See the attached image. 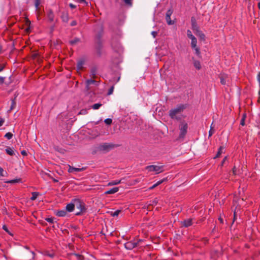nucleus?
Masks as SVG:
<instances>
[{
  "label": "nucleus",
  "instance_id": "bf43d9fd",
  "mask_svg": "<svg viewBox=\"0 0 260 260\" xmlns=\"http://www.w3.org/2000/svg\"><path fill=\"white\" fill-rule=\"evenodd\" d=\"M218 219H219V220H220L221 223H223V219L221 217H219L218 218Z\"/></svg>",
  "mask_w": 260,
  "mask_h": 260
},
{
  "label": "nucleus",
  "instance_id": "7ed1b4c3",
  "mask_svg": "<svg viewBox=\"0 0 260 260\" xmlns=\"http://www.w3.org/2000/svg\"><path fill=\"white\" fill-rule=\"evenodd\" d=\"M75 203V206L76 207L77 209L79 210V211L76 213V215H80L81 214L86 211L85 204L79 199H74L72 200Z\"/></svg>",
  "mask_w": 260,
  "mask_h": 260
},
{
  "label": "nucleus",
  "instance_id": "e2e57ef3",
  "mask_svg": "<svg viewBox=\"0 0 260 260\" xmlns=\"http://www.w3.org/2000/svg\"><path fill=\"white\" fill-rule=\"evenodd\" d=\"M24 248L28 250H29V247L27 246H24Z\"/></svg>",
  "mask_w": 260,
  "mask_h": 260
},
{
  "label": "nucleus",
  "instance_id": "13d9d810",
  "mask_svg": "<svg viewBox=\"0 0 260 260\" xmlns=\"http://www.w3.org/2000/svg\"><path fill=\"white\" fill-rule=\"evenodd\" d=\"M78 2L80 3H86L85 0H78Z\"/></svg>",
  "mask_w": 260,
  "mask_h": 260
},
{
  "label": "nucleus",
  "instance_id": "6e6d98bb",
  "mask_svg": "<svg viewBox=\"0 0 260 260\" xmlns=\"http://www.w3.org/2000/svg\"><path fill=\"white\" fill-rule=\"evenodd\" d=\"M226 159H227V156H225L224 158H223V159L222 161L221 165H223V164L224 163V162H225V161L226 160Z\"/></svg>",
  "mask_w": 260,
  "mask_h": 260
},
{
  "label": "nucleus",
  "instance_id": "0e129e2a",
  "mask_svg": "<svg viewBox=\"0 0 260 260\" xmlns=\"http://www.w3.org/2000/svg\"><path fill=\"white\" fill-rule=\"evenodd\" d=\"M235 171H236V168H235V167H234V168H233V173H234V174H235Z\"/></svg>",
  "mask_w": 260,
  "mask_h": 260
},
{
  "label": "nucleus",
  "instance_id": "3c124183",
  "mask_svg": "<svg viewBox=\"0 0 260 260\" xmlns=\"http://www.w3.org/2000/svg\"><path fill=\"white\" fill-rule=\"evenodd\" d=\"M21 153L22 155H24V156L27 155V152L25 150H22L21 152Z\"/></svg>",
  "mask_w": 260,
  "mask_h": 260
},
{
  "label": "nucleus",
  "instance_id": "f3484780",
  "mask_svg": "<svg viewBox=\"0 0 260 260\" xmlns=\"http://www.w3.org/2000/svg\"><path fill=\"white\" fill-rule=\"evenodd\" d=\"M6 152L9 155H11V156L15 155V152L13 150V148H11L9 147H7L6 149Z\"/></svg>",
  "mask_w": 260,
  "mask_h": 260
},
{
  "label": "nucleus",
  "instance_id": "b1692460",
  "mask_svg": "<svg viewBox=\"0 0 260 260\" xmlns=\"http://www.w3.org/2000/svg\"><path fill=\"white\" fill-rule=\"evenodd\" d=\"M102 104H100V103H96V104H93L92 106H91V108L94 109V110H97L98 109H99L101 106H102Z\"/></svg>",
  "mask_w": 260,
  "mask_h": 260
},
{
  "label": "nucleus",
  "instance_id": "7c9ffc66",
  "mask_svg": "<svg viewBox=\"0 0 260 260\" xmlns=\"http://www.w3.org/2000/svg\"><path fill=\"white\" fill-rule=\"evenodd\" d=\"M120 212H121V210H117L115 211H114V212H111V215L113 217L117 216Z\"/></svg>",
  "mask_w": 260,
  "mask_h": 260
},
{
  "label": "nucleus",
  "instance_id": "39448f33",
  "mask_svg": "<svg viewBox=\"0 0 260 260\" xmlns=\"http://www.w3.org/2000/svg\"><path fill=\"white\" fill-rule=\"evenodd\" d=\"M146 169L149 172H155L156 174L160 173L163 171L162 166L156 165H151L147 166Z\"/></svg>",
  "mask_w": 260,
  "mask_h": 260
},
{
  "label": "nucleus",
  "instance_id": "72a5a7b5",
  "mask_svg": "<svg viewBox=\"0 0 260 260\" xmlns=\"http://www.w3.org/2000/svg\"><path fill=\"white\" fill-rule=\"evenodd\" d=\"M35 1V6L36 9L37 10L39 8V6L40 4V0H34Z\"/></svg>",
  "mask_w": 260,
  "mask_h": 260
},
{
  "label": "nucleus",
  "instance_id": "a878e982",
  "mask_svg": "<svg viewBox=\"0 0 260 260\" xmlns=\"http://www.w3.org/2000/svg\"><path fill=\"white\" fill-rule=\"evenodd\" d=\"M84 63V62L83 60H80L79 61H78L77 63V69L78 70L81 69L83 67Z\"/></svg>",
  "mask_w": 260,
  "mask_h": 260
},
{
  "label": "nucleus",
  "instance_id": "37998d69",
  "mask_svg": "<svg viewBox=\"0 0 260 260\" xmlns=\"http://www.w3.org/2000/svg\"><path fill=\"white\" fill-rule=\"evenodd\" d=\"M214 133V131L212 130V126H211V128H210V129L209 132V137H211Z\"/></svg>",
  "mask_w": 260,
  "mask_h": 260
},
{
  "label": "nucleus",
  "instance_id": "de8ad7c7",
  "mask_svg": "<svg viewBox=\"0 0 260 260\" xmlns=\"http://www.w3.org/2000/svg\"><path fill=\"white\" fill-rule=\"evenodd\" d=\"M5 119L3 118H0V126H1L4 123Z\"/></svg>",
  "mask_w": 260,
  "mask_h": 260
},
{
  "label": "nucleus",
  "instance_id": "f257e3e1",
  "mask_svg": "<svg viewBox=\"0 0 260 260\" xmlns=\"http://www.w3.org/2000/svg\"><path fill=\"white\" fill-rule=\"evenodd\" d=\"M186 108V105L180 104L177 105L175 108L172 109L169 111V116L172 119H175L176 120H180L181 119V116H179L178 115Z\"/></svg>",
  "mask_w": 260,
  "mask_h": 260
},
{
  "label": "nucleus",
  "instance_id": "0eeeda50",
  "mask_svg": "<svg viewBox=\"0 0 260 260\" xmlns=\"http://www.w3.org/2000/svg\"><path fill=\"white\" fill-rule=\"evenodd\" d=\"M173 13V10L171 9H169L166 13V20L168 25H173L175 22L173 20H171V16Z\"/></svg>",
  "mask_w": 260,
  "mask_h": 260
},
{
  "label": "nucleus",
  "instance_id": "052dcab7",
  "mask_svg": "<svg viewBox=\"0 0 260 260\" xmlns=\"http://www.w3.org/2000/svg\"><path fill=\"white\" fill-rule=\"evenodd\" d=\"M3 229L5 231H8L7 228V227H6V225H4V226H3Z\"/></svg>",
  "mask_w": 260,
  "mask_h": 260
},
{
  "label": "nucleus",
  "instance_id": "c9c22d12",
  "mask_svg": "<svg viewBox=\"0 0 260 260\" xmlns=\"http://www.w3.org/2000/svg\"><path fill=\"white\" fill-rule=\"evenodd\" d=\"M114 86H112L109 89L107 94L111 95L113 93L114 90Z\"/></svg>",
  "mask_w": 260,
  "mask_h": 260
},
{
  "label": "nucleus",
  "instance_id": "393cba45",
  "mask_svg": "<svg viewBox=\"0 0 260 260\" xmlns=\"http://www.w3.org/2000/svg\"><path fill=\"white\" fill-rule=\"evenodd\" d=\"M61 19H62V21H63L64 22H67L69 20L68 15L67 14H63L61 16Z\"/></svg>",
  "mask_w": 260,
  "mask_h": 260
},
{
  "label": "nucleus",
  "instance_id": "aec40b11",
  "mask_svg": "<svg viewBox=\"0 0 260 260\" xmlns=\"http://www.w3.org/2000/svg\"><path fill=\"white\" fill-rule=\"evenodd\" d=\"M193 66L198 70H200L201 68L200 62L199 60H193Z\"/></svg>",
  "mask_w": 260,
  "mask_h": 260
},
{
  "label": "nucleus",
  "instance_id": "a19ab883",
  "mask_svg": "<svg viewBox=\"0 0 260 260\" xmlns=\"http://www.w3.org/2000/svg\"><path fill=\"white\" fill-rule=\"evenodd\" d=\"M44 255H46V256H49L50 257H51V258H53L54 256V253H49L48 252H46L44 253Z\"/></svg>",
  "mask_w": 260,
  "mask_h": 260
},
{
  "label": "nucleus",
  "instance_id": "dca6fc26",
  "mask_svg": "<svg viewBox=\"0 0 260 260\" xmlns=\"http://www.w3.org/2000/svg\"><path fill=\"white\" fill-rule=\"evenodd\" d=\"M47 17H48L49 20L50 22H52L53 21L54 15L53 12L52 10H49V11L48 12V13H47Z\"/></svg>",
  "mask_w": 260,
  "mask_h": 260
},
{
  "label": "nucleus",
  "instance_id": "cd10ccee",
  "mask_svg": "<svg viewBox=\"0 0 260 260\" xmlns=\"http://www.w3.org/2000/svg\"><path fill=\"white\" fill-rule=\"evenodd\" d=\"M5 137L8 140H10L13 137V134L11 133L8 132L5 134Z\"/></svg>",
  "mask_w": 260,
  "mask_h": 260
},
{
  "label": "nucleus",
  "instance_id": "a18cd8bd",
  "mask_svg": "<svg viewBox=\"0 0 260 260\" xmlns=\"http://www.w3.org/2000/svg\"><path fill=\"white\" fill-rule=\"evenodd\" d=\"M220 83L222 85H225V83H226V81H225V79L223 77H221L220 78Z\"/></svg>",
  "mask_w": 260,
  "mask_h": 260
},
{
  "label": "nucleus",
  "instance_id": "4468645a",
  "mask_svg": "<svg viewBox=\"0 0 260 260\" xmlns=\"http://www.w3.org/2000/svg\"><path fill=\"white\" fill-rule=\"evenodd\" d=\"M119 190V188L117 187H113L105 192V194H114Z\"/></svg>",
  "mask_w": 260,
  "mask_h": 260
},
{
  "label": "nucleus",
  "instance_id": "4c0bfd02",
  "mask_svg": "<svg viewBox=\"0 0 260 260\" xmlns=\"http://www.w3.org/2000/svg\"><path fill=\"white\" fill-rule=\"evenodd\" d=\"M54 218H52V217L46 218L45 219V220H46L47 222H49V223H53L54 222Z\"/></svg>",
  "mask_w": 260,
  "mask_h": 260
},
{
  "label": "nucleus",
  "instance_id": "f03ea898",
  "mask_svg": "<svg viewBox=\"0 0 260 260\" xmlns=\"http://www.w3.org/2000/svg\"><path fill=\"white\" fill-rule=\"evenodd\" d=\"M191 28L194 31V34L198 36L201 40H205V35L204 34L200 29L199 26L198 25L196 19L194 17H191Z\"/></svg>",
  "mask_w": 260,
  "mask_h": 260
},
{
  "label": "nucleus",
  "instance_id": "774afa93",
  "mask_svg": "<svg viewBox=\"0 0 260 260\" xmlns=\"http://www.w3.org/2000/svg\"><path fill=\"white\" fill-rule=\"evenodd\" d=\"M83 113H84V112H83V110L81 111L80 112V114H83Z\"/></svg>",
  "mask_w": 260,
  "mask_h": 260
},
{
  "label": "nucleus",
  "instance_id": "6ab92c4d",
  "mask_svg": "<svg viewBox=\"0 0 260 260\" xmlns=\"http://www.w3.org/2000/svg\"><path fill=\"white\" fill-rule=\"evenodd\" d=\"M120 182H121V180H113V181H111L109 182L108 183V186L115 185H117V184H120Z\"/></svg>",
  "mask_w": 260,
  "mask_h": 260
},
{
  "label": "nucleus",
  "instance_id": "69168bd1",
  "mask_svg": "<svg viewBox=\"0 0 260 260\" xmlns=\"http://www.w3.org/2000/svg\"><path fill=\"white\" fill-rule=\"evenodd\" d=\"M120 78V77H119L117 78V80H116V82H118V81H119Z\"/></svg>",
  "mask_w": 260,
  "mask_h": 260
},
{
  "label": "nucleus",
  "instance_id": "2f4dec72",
  "mask_svg": "<svg viewBox=\"0 0 260 260\" xmlns=\"http://www.w3.org/2000/svg\"><path fill=\"white\" fill-rule=\"evenodd\" d=\"M246 116L245 114H243L242 118H241V119L240 120V124L242 126H244L245 125V120Z\"/></svg>",
  "mask_w": 260,
  "mask_h": 260
},
{
  "label": "nucleus",
  "instance_id": "ea45409f",
  "mask_svg": "<svg viewBox=\"0 0 260 260\" xmlns=\"http://www.w3.org/2000/svg\"><path fill=\"white\" fill-rule=\"evenodd\" d=\"M150 202H151V203L150 204V205H156V204L158 202V200L157 198H155L153 200L150 201Z\"/></svg>",
  "mask_w": 260,
  "mask_h": 260
},
{
  "label": "nucleus",
  "instance_id": "680f3d73",
  "mask_svg": "<svg viewBox=\"0 0 260 260\" xmlns=\"http://www.w3.org/2000/svg\"><path fill=\"white\" fill-rule=\"evenodd\" d=\"M15 104V102L14 101H12V106H11V109H13V105Z\"/></svg>",
  "mask_w": 260,
  "mask_h": 260
},
{
  "label": "nucleus",
  "instance_id": "c85d7f7f",
  "mask_svg": "<svg viewBox=\"0 0 260 260\" xmlns=\"http://www.w3.org/2000/svg\"><path fill=\"white\" fill-rule=\"evenodd\" d=\"M38 196V192H33L32 193V196L30 198V200L32 201H34L36 200Z\"/></svg>",
  "mask_w": 260,
  "mask_h": 260
},
{
  "label": "nucleus",
  "instance_id": "9b49d317",
  "mask_svg": "<svg viewBox=\"0 0 260 260\" xmlns=\"http://www.w3.org/2000/svg\"><path fill=\"white\" fill-rule=\"evenodd\" d=\"M75 208V203L72 202V203H69L66 207V210L69 212L73 211Z\"/></svg>",
  "mask_w": 260,
  "mask_h": 260
},
{
  "label": "nucleus",
  "instance_id": "c756f323",
  "mask_svg": "<svg viewBox=\"0 0 260 260\" xmlns=\"http://www.w3.org/2000/svg\"><path fill=\"white\" fill-rule=\"evenodd\" d=\"M80 41V39L79 38H76L70 41V43L71 45H74Z\"/></svg>",
  "mask_w": 260,
  "mask_h": 260
},
{
  "label": "nucleus",
  "instance_id": "e433bc0d",
  "mask_svg": "<svg viewBox=\"0 0 260 260\" xmlns=\"http://www.w3.org/2000/svg\"><path fill=\"white\" fill-rule=\"evenodd\" d=\"M74 254L78 260H83V257L81 255L78 253H74Z\"/></svg>",
  "mask_w": 260,
  "mask_h": 260
},
{
  "label": "nucleus",
  "instance_id": "8fccbe9b",
  "mask_svg": "<svg viewBox=\"0 0 260 260\" xmlns=\"http://www.w3.org/2000/svg\"><path fill=\"white\" fill-rule=\"evenodd\" d=\"M4 170L2 167H0V175L2 176H4V175L3 174Z\"/></svg>",
  "mask_w": 260,
  "mask_h": 260
},
{
  "label": "nucleus",
  "instance_id": "423d86ee",
  "mask_svg": "<svg viewBox=\"0 0 260 260\" xmlns=\"http://www.w3.org/2000/svg\"><path fill=\"white\" fill-rule=\"evenodd\" d=\"M138 244V242H136L134 241H128L124 244V247L127 250H132L137 247Z\"/></svg>",
  "mask_w": 260,
  "mask_h": 260
},
{
  "label": "nucleus",
  "instance_id": "4d7b16f0",
  "mask_svg": "<svg viewBox=\"0 0 260 260\" xmlns=\"http://www.w3.org/2000/svg\"><path fill=\"white\" fill-rule=\"evenodd\" d=\"M30 253L32 254V259H34L35 258V253L34 251H30Z\"/></svg>",
  "mask_w": 260,
  "mask_h": 260
},
{
  "label": "nucleus",
  "instance_id": "5701e85b",
  "mask_svg": "<svg viewBox=\"0 0 260 260\" xmlns=\"http://www.w3.org/2000/svg\"><path fill=\"white\" fill-rule=\"evenodd\" d=\"M96 73H97V71H96V69L94 68H92L91 70V71H90V75L93 77V78H95V77L96 76Z\"/></svg>",
  "mask_w": 260,
  "mask_h": 260
},
{
  "label": "nucleus",
  "instance_id": "49530a36",
  "mask_svg": "<svg viewBox=\"0 0 260 260\" xmlns=\"http://www.w3.org/2000/svg\"><path fill=\"white\" fill-rule=\"evenodd\" d=\"M76 24H77V22H76V21H75V20H73V21H72L71 22V24H70L71 26H75Z\"/></svg>",
  "mask_w": 260,
  "mask_h": 260
},
{
  "label": "nucleus",
  "instance_id": "6e6552de",
  "mask_svg": "<svg viewBox=\"0 0 260 260\" xmlns=\"http://www.w3.org/2000/svg\"><path fill=\"white\" fill-rule=\"evenodd\" d=\"M102 32H103V29L101 28L100 32L99 33V34L96 37V39L97 41L96 49H97L98 51H99V53H100V50L102 47V43L101 41Z\"/></svg>",
  "mask_w": 260,
  "mask_h": 260
},
{
  "label": "nucleus",
  "instance_id": "bb28decb",
  "mask_svg": "<svg viewBox=\"0 0 260 260\" xmlns=\"http://www.w3.org/2000/svg\"><path fill=\"white\" fill-rule=\"evenodd\" d=\"M192 48L194 50L195 53L196 54V55L198 56H200V54H201L200 48L199 47H198L197 46H196L194 48Z\"/></svg>",
  "mask_w": 260,
  "mask_h": 260
},
{
  "label": "nucleus",
  "instance_id": "09e8293b",
  "mask_svg": "<svg viewBox=\"0 0 260 260\" xmlns=\"http://www.w3.org/2000/svg\"><path fill=\"white\" fill-rule=\"evenodd\" d=\"M157 34V32L155 31H153L151 32V35L153 37V38H155L156 35Z\"/></svg>",
  "mask_w": 260,
  "mask_h": 260
},
{
  "label": "nucleus",
  "instance_id": "58836bf2",
  "mask_svg": "<svg viewBox=\"0 0 260 260\" xmlns=\"http://www.w3.org/2000/svg\"><path fill=\"white\" fill-rule=\"evenodd\" d=\"M125 4L132 6V0H123Z\"/></svg>",
  "mask_w": 260,
  "mask_h": 260
},
{
  "label": "nucleus",
  "instance_id": "412c9836",
  "mask_svg": "<svg viewBox=\"0 0 260 260\" xmlns=\"http://www.w3.org/2000/svg\"><path fill=\"white\" fill-rule=\"evenodd\" d=\"M21 182V179H15L7 181L6 182L7 183L13 184V183H20Z\"/></svg>",
  "mask_w": 260,
  "mask_h": 260
},
{
  "label": "nucleus",
  "instance_id": "f704fd0d",
  "mask_svg": "<svg viewBox=\"0 0 260 260\" xmlns=\"http://www.w3.org/2000/svg\"><path fill=\"white\" fill-rule=\"evenodd\" d=\"M106 124L109 125L112 123V120L111 118H107L104 120Z\"/></svg>",
  "mask_w": 260,
  "mask_h": 260
},
{
  "label": "nucleus",
  "instance_id": "473e14b6",
  "mask_svg": "<svg viewBox=\"0 0 260 260\" xmlns=\"http://www.w3.org/2000/svg\"><path fill=\"white\" fill-rule=\"evenodd\" d=\"M187 37L189 39L190 38H193V37H194L192 34V32L191 31L189 30V29H188L187 30Z\"/></svg>",
  "mask_w": 260,
  "mask_h": 260
},
{
  "label": "nucleus",
  "instance_id": "1a4fd4ad",
  "mask_svg": "<svg viewBox=\"0 0 260 260\" xmlns=\"http://www.w3.org/2000/svg\"><path fill=\"white\" fill-rule=\"evenodd\" d=\"M85 169L84 167H82L81 168H78L69 166L68 172L69 173L80 172L85 170Z\"/></svg>",
  "mask_w": 260,
  "mask_h": 260
},
{
  "label": "nucleus",
  "instance_id": "2eb2a0df",
  "mask_svg": "<svg viewBox=\"0 0 260 260\" xmlns=\"http://www.w3.org/2000/svg\"><path fill=\"white\" fill-rule=\"evenodd\" d=\"M66 215L67 211L66 210H59L56 212V215L58 217H64Z\"/></svg>",
  "mask_w": 260,
  "mask_h": 260
},
{
  "label": "nucleus",
  "instance_id": "9d476101",
  "mask_svg": "<svg viewBox=\"0 0 260 260\" xmlns=\"http://www.w3.org/2000/svg\"><path fill=\"white\" fill-rule=\"evenodd\" d=\"M181 224L183 226L187 228L192 225V219H190V218L185 219V220H183V221H181Z\"/></svg>",
  "mask_w": 260,
  "mask_h": 260
},
{
  "label": "nucleus",
  "instance_id": "ddd939ff",
  "mask_svg": "<svg viewBox=\"0 0 260 260\" xmlns=\"http://www.w3.org/2000/svg\"><path fill=\"white\" fill-rule=\"evenodd\" d=\"M110 148V145L107 143H104L102 145H101L99 149L101 151H107L109 150V148Z\"/></svg>",
  "mask_w": 260,
  "mask_h": 260
},
{
  "label": "nucleus",
  "instance_id": "20e7f679",
  "mask_svg": "<svg viewBox=\"0 0 260 260\" xmlns=\"http://www.w3.org/2000/svg\"><path fill=\"white\" fill-rule=\"evenodd\" d=\"M179 129L180 132L178 138L179 139H183L187 132V123L184 120L181 121L180 124L179 125Z\"/></svg>",
  "mask_w": 260,
  "mask_h": 260
},
{
  "label": "nucleus",
  "instance_id": "338daca9",
  "mask_svg": "<svg viewBox=\"0 0 260 260\" xmlns=\"http://www.w3.org/2000/svg\"><path fill=\"white\" fill-rule=\"evenodd\" d=\"M258 9H260V2H259L258 3Z\"/></svg>",
  "mask_w": 260,
  "mask_h": 260
},
{
  "label": "nucleus",
  "instance_id": "4be33fe9",
  "mask_svg": "<svg viewBox=\"0 0 260 260\" xmlns=\"http://www.w3.org/2000/svg\"><path fill=\"white\" fill-rule=\"evenodd\" d=\"M224 149L223 147L220 146L218 149V151L216 155L214 157V158H217L219 156V155L223 152V150Z\"/></svg>",
  "mask_w": 260,
  "mask_h": 260
},
{
  "label": "nucleus",
  "instance_id": "a211bd4d",
  "mask_svg": "<svg viewBox=\"0 0 260 260\" xmlns=\"http://www.w3.org/2000/svg\"><path fill=\"white\" fill-rule=\"evenodd\" d=\"M190 39H191V48H194L196 46H197V40L195 37H193V38H190Z\"/></svg>",
  "mask_w": 260,
  "mask_h": 260
},
{
  "label": "nucleus",
  "instance_id": "5fc2aeb1",
  "mask_svg": "<svg viewBox=\"0 0 260 260\" xmlns=\"http://www.w3.org/2000/svg\"><path fill=\"white\" fill-rule=\"evenodd\" d=\"M157 185L155 184V183L154 184H153L152 186L150 187H149V189L151 190V189H152L153 188H154L155 187H156Z\"/></svg>",
  "mask_w": 260,
  "mask_h": 260
},
{
  "label": "nucleus",
  "instance_id": "864d4df0",
  "mask_svg": "<svg viewBox=\"0 0 260 260\" xmlns=\"http://www.w3.org/2000/svg\"><path fill=\"white\" fill-rule=\"evenodd\" d=\"M69 6L72 9H74L76 8V6L73 4H70Z\"/></svg>",
  "mask_w": 260,
  "mask_h": 260
},
{
  "label": "nucleus",
  "instance_id": "f8f14e48",
  "mask_svg": "<svg viewBox=\"0 0 260 260\" xmlns=\"http://www.w3.org/2000/svg\"><path fill=\"white\" fill-rule=\"evenodd\" d=\"M91 84H94L96 85H98L97 82L96 81L94 80H92V79L87 80L86 81V89L87 90H89V89H90L89 86Z\"/></svg>",
  "mask_w": 260,
  "mask_h": 260
},
{
  "label": "nucleus",
  "instance_id": "79ce46f5",
  "mask_svg": "<svg viewBox=\"0 0 260 260\" xmlns=\"http://www.w3.org/2000/svg\"><path fill=\"white\" fill-rule=\"evenodd\" d=\"M166 179H163L162 180H160L159 181H158L155 184L157 185V186L159 185H160V184H161L165 180H166Z\"/></svg>",
  "mask_w": 260,
  "mask_h": 260
},
{
  "label": "nucleus",
  "instance_id": "c03bdc74",
  "mask_svg": "<svg viewBox=\"0 0 260 260\" xmlns=\"http://www.w3.org/2000/svg\"><path fill=\"white\" fill-rule=\"evenodd\" d=\"M5 80V77L0 76V84H2L4 83Z\"/></svg>",
  "mask_w": 260,
  "mask_h": 260
},
{
  "label": "nucleus",
  "instance_id": "603ef678",
  "mask_svg": "<svg viewBox=\"0 0 260 260\" xmlns=\"http://www.w3.org/2000/svg\"><path fill=\"white\" fill-rule=\"evenodd\" d=\"M5 68V65H1L0 66V72L3 71Z\"/></svg>",
  "mask_w": 260,
  "mask_h": 260
}]
</instances>
